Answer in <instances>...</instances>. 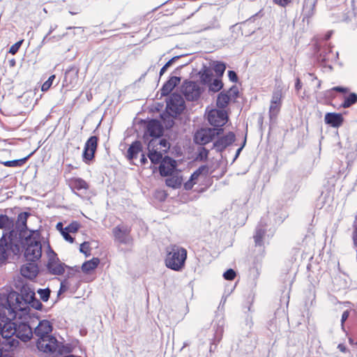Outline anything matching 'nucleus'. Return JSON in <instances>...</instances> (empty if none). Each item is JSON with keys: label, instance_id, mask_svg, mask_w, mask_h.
<instances>
[{"label": "nucleus", "instance_id": "nucleus-38", "mask_svg": "<svg viewBox=\"0 0 357 357\" xmlns=\"http://www.w3.org/2000/svg\"><path fill=\"white\" fill-rule=\"evenodd\" d=\"M222 333H223V328L220 326H218L215 330L213 342L211 344H216V343L219 342L222 339Z\"/></svg>", "mask_w": 357, "mask_h": 357}, {"label": "nucleus", "instance_id": "nucleus-4", "mask_svg": "<svg viewBox=\"0 0 357 357\" xmlns=\"http://www.w3.org/2000/svg\"><path fill=\"white\" fill-rule=\"evenodd\" d=\"M44 249L47 257L46 267L48 272L54 275H63L66 267L65 264L59 260L56 253L51 248L49 243L44 242Z\"/></svg>", "mask_w": 357, "mask_h": 357}, {"label": "nucleus", "instance_id": "nucleus-41", "mask_svg": "<svg viewBox=\"0 0 357 357\" xmlns=\"http://www.w3.org/2000/svg\"><path fill=\"white\" fill-rule=\"evenodd\" d=\"M33 307L36 310H41L43 307V304L41 302L36 298V296L31 300V301L29 303V309L30 310V307Z\"/></svg>", "mask_w": 357, "mask_h": 357}, {"label": "nucleus", "instance_id": "nucleus-10", "mask_svg": "<svg viewBox=\"0 0 357 357\" xmlns=\"http://www.w3.org/2000/svg\"><path fill=\"white\" fill-rule=\"evenodd\" d=\"M228 117L225 111L212 109L208 114V121L215 128H222L227 122Z\"/></svg>", "mask_w": 357, "mask_h": 357}, {"label": "nucleus", "instance_id": "nucleus-20", "mask_svg": "<svg viewBox=\"0 0 357 357\" xmlns=\"http://www.w3.org/2000/svg\"><path fill=\"white\" fill-rule=\"evenodd\" d=\"M162 128L157 120H151L147 124V132L153 137H159L162 135Z\"/></svg>", "mask_w": 357, "mask_h": 357}, {"label": "nucleus", "instance_id": "nucleus-3", "mask_svg": "<svg viewBox=\"0 0 357 357\" xmlns=\"http://www.w3.org/2000/svg\"><path fill=\"white\" fill-rule=\"evenodd\" d=\"M166 252V266L175 271H181L185 266L187 250L178 245H171L167 248Z\"/></svg>", "mask_w": 357, "mask_h": 357}, {"label": "nucleus", "instance_id": "nucleus-6", "mask_svg": "<svg viewBox=\"0 0 357 357\" xmlns=\"http://www.w3.org/2000/svg\"><path fill=\"white\" fill-rule=\"evenodd\" d=\"M339 54L333 52L332 47L328 43L320 45L317 52V61L324 68L332 69V64L337 61Z\"/></svg>", "mask_w": 357, "mask_h": 357}, {"label": "nucleus", "instance_id": "nucleus-29", "mask_svg": "<svg viewBox=\"0 0 357 357\" xmlns=\"http://www.w3.org/2000/svg\"><path fill=\"white\" fill-rule=\"evenodd\" d=\"M230 100V96L227 93L221 92L217 98V106L219 108H225Z\"/></svg>", "mask_w": 357, "mask_h": 357}, {"label": "nucleus", "instance_id": "nucleus-46", "mask_svg": "<svg viewBox=\"0 0 357 357\" xmlns=\"http://www.w3.org/2000/svg\"><path fill=\"white\" fill-rule=\"evenodd\" d=\"M223 277L227 280H233L236 277V272L230 268L224 273Z\"/></svg>", "mask_w": 357, "mask_h": 357}, {"label": "nucleus", "instance_id": "nucleus-61", "mask_svg": "<svg viewBox=\"0 0 357 357\" xmlns=\"http://www.w3.org/2000/svg\"><path fill=\"white\" fill-rule=\"evenodd\" d=\"M56 229L58 230H59L61 231V233L62 232V231L64 230V228H63V224L61 222H59L57 223L56 225Z\"/></svg>", "mask_w": 357, "mask_h": 357}, {"label": "nucleus", "instance_id": "nucleus-51", "mask_svg": "<svg viewBox=\"0 0 357 357\" xmlns=\"http://www.w3.org/2000/svg\"><path fill=\"white\" fill-rule=\"evenodd\" d=\"M208 151L204 147H202L199 149L198 158H200L201 160H206L208 157Z\"/></svg>", "mask_w": 357, "mask_h": 357}, {"label": "nucleus", "instance_id": "nucleus-62", "mask_svg": "<svg viewBox=\"0 0 357 357\" xmlns=\"http://www.w3.org/2000/svg\"><path fill=\"white\" fill-rule=\"evenodd\" d=\"M0 357H12L8 353H3V351L0 349Z\"/></svg>", "mask_w": 357, "mask_h": 357}, {"label": "nucleus", "instance_id": "nucleus-13", "mask_svg": "<svg viewBox=\"0 0 357 357\" xmlns=\"http://www.w3.org/2000/svg\"><path fill=\"white\" fill-rule=\"evenodd\" d=\"M57 340L55 337L49 335L44 337L38 338L37 341V347L39 350L46 352L52 353L56 350Z\"/></svg>", "mask_w": 357, "mask_h": 357}, {"label": "nucleus", "instance_id": "nucleus-52", "mask_svg": "<svg viewBox=\"0 0 357 357\" xmlns=\"http://www.w3.org/2000/svg\"><path fill=\"white\" fill-rule=\"evenodd\" d=\"M69 233L70 232L68 231V230H66V229L64 228V230L62 231L61 234L66 241L72 243L74 241V238L69 234Z\"/></svg>", "mask_w": 357, "mask_h": 357}, {"label": "nucleus", "instance_id": "nucleus-47", "mask_svg": "<svg viewBox=\"0 0 357 357\" xmlns=\"http://www.w3.org/2000/svg\"><path fill=\"white\" fill-rule=\"evenodd\" d=\"M22 43H23V40H20V41L15 43L14 45H13L10 47L9 53L11 54H15L18 52L20 46L22 44Z\"/></svg>", "mask_w": 357, "mask_h": 357}, {"label": "nucleus", "instance_id": "nucleus-60", "mask_svg": "<svg viewBox=\"0 0 357 357\" xmlns=\"http://www.w3.org/2000/svg\"><path fill=\"white\" fill-rule=\"evenodd\" d=\"M332 33H333V31H328V32L325 35V37H324V43H327V40L331 38V36Z\"/></svg>", "mask_w": 357, "mask_h": 357}, {"label": "nucleus", "instance_id": "nucleus-22", "mask_svg": "<svg viewBox=\"0 0 357 357\" xmlns=\"http://www.w3.org/2000/svg\"><path fill=\"white\" fill-rule=\"evenodd\" d=\"M325 122L333 127H340L343 123V117L341 114L327 113L325 115Z\"/></svg>", "mask_w": 357, "mask_h": 357}, {"label": "nucleus", "instance_id": "nucleus-8", "mask_svg": "<svg viewBox=\"0 0 357 357\" xmlns=\"http://www.w3.org/2000/svg\"><path fill=\"white\" fill-rule=\"evenodd\" d=\"M185 108L183 97L178 93H173L167 101V112L171 116H176Z\"/></svg>", "mask_w": 357, "mask_h": 357}, {"label": "nucleus", "instance_id": "nucleus-15", "mask_svg": "<svg viewBox=\"0 0 357 357\" xmlns=\"http://www.w3.org/2000/svg\"><path fill=\"white\" fill-rule=\"evenodd\" d=\"M235 141V135L230 132L226 135L218 138L213 143V149L218 152L223 151L227 146Z\"/></svg>", "mask_w": 357, "mask_h": 357}, {"label": "nucleus", "instance_id": "nucleus-44", "mask_svg": "<svg viewBox=\"0 0 357 357\" xmlns=\"http://www.w3.org/2000/svg\"><path fill=\"white\" fill-rule=\"evenodd\" d=\"M206 169V167H200L198 168L190 176V179L192 181H195L198 180V178L201 176L203 171Z\"/></svg>", "mask_w": 357, "mask_h": 357}, {"label": "nucleus", "instance_id": "nucleus-25", "mask_svg": "<svg viewBox=\"0 0 357 357\" xmlns=\"http://www.w3.org/2000/svg\"><path fill=\"white\" fill-rule=\"evenodd\" d=\"M100 264V259L93 257L92 259L85 261L82 266V271L84 273H89L95 270Z\"/></svg>", "mask_w": 357, "mask_h": 357}, {"label": "nucleus", "instance_id": "nucleus-34", "mask_svg": "<svg viewBox=\"0 0 357 357\" xmlns=\"http://www.w3.org/2000/svg\"><path fill=\"white\" fill-rule=\"evenodd\" d=\"M28 216V213H20L18 215L17 222L22 229L26 227V220Z\"/></svg>", "mask_w": 357, "mask_h": 357}, {"label": "nucleus", "instance_id": "nucleus-1", "mask_svg": "<svg viewBox=\"0 0 357 357\" xmlns=\"http://www.w3.org/2000/svg\"><path fill=\"white\" fill-rule=\"evenodd\" d=\"M35 297L31 291L0 294V314L8 319H24L29 317V303Z\"/></svg>", "mask_w": 357, "mask_h": 357}, {"label": "nucleus", "instance_id": "nucleus-59", "mask_svg": "<svg viewBox=\"0 0 357 357\" xmlns=\"http://www.w3.org/2000/svg\"><path fill=\"white\" fill-rule=\"evenodd\" d=\"M337 348L340 349V351H341L343 353H345L347 351L346 346L344 345L343 344H339Z\"/></svg>", "mask_w": 357, "mask_h": 357}, {"label": "nucleus", "instance_id": "nucleus-5", "mask_svg": "<svg viewBox=\"0 0 357 357\" xmlns=\"http://www.w3.org/2000/svg\"><path fill=\"white\" fill-rule=\"evenodd\" d=\"M17 235L15 231H11L9 233L8 238H6V234H3L0 239V259H6L10 252L14 255H17L20 252V246L17 243V238H13V236Z\"/></svg>", "mask_w": 357, "mask_h": 357}, {"label": "nucleus", "instance_id": "nucleus-21", "mask_svg": "<svg viewBox=\"0 0 357 357\" xmlns=\"http://www.w3.org/2000/svg\"><path fill=\"white\" fill-rule=\"evenodd\" d=\"M181 78L178 77L173 76L171 77L162 86L161 89V96H165L175 88V86L179 84Z\"/></svg>", "mask_w": 357, "mask_h": 357}, {"label": "nucleus", "instance_id": "nucleus-26", "mask_svg": "<svg viewBox=\"0 0 357 357\" xmlns=\"http://www.w3.org/2000/svg\"><path fill=\"white\" fill-rule=\"evenodd\" d=\"M264 227L265 226L262 225V221H261L256 228L255 234L254 236V239L256 245H262V238L266 231Z\"/></svg>", "mask_w": 357, "mask_h": 357}, {"label": "nucleus", "instance_id": "nucleus-18", "mask_svg": "<svg viewBox=\"0 0 357 357\" xmlns=\"http://www.w3.org/2000/svg\"><path fill=\"white\" fill-rule=\"evenodd\" d=\"M176 167V161L169 157H165L159 167L160 174L163 176H169L172 174Z\"/></svg>", "mask_w": 357, "mask_h": 357}, {"label": "nucleus", "instance_id": "nucleus-23", "mask_svg": "<svg viewBox=\"0 0 357 357\" xmlns=\"http://www.w3.org/2000/svg\"><path fill=\"white\" fill-rule=\"evenodd\" d=\"M77 81V71L68 70L65 73V76L63 82V86H74Z\"/></svg>", "mask_w": 357, "mask_h": 357}, {"label": "nucleus", "instance_id": "nucleus-14", "mask_svg": "<svg viewBox=\"0 0 357 357\" xmlns=\"http://www.w3.org/2000/svg\"><path fill=\"white\" fill-rule=\"evenodd\" d=\"M22 321L16 323V338L23 342H27L31 340L33 336L31 327L26 323L24 319Z\"/></svg>", "mask_w": 357, "mask_h": 357}, {"label": "nucleus", "instance_id": "nucleus-48", "mask_svg": "<svg viewBox=\"0 0 357 357\" xmlns=\"http://www.w3.org/2000/svg\"><path fill=\"white\" fill-rule=\"evenodd\" d=\"M9 225V218L6 215H0V229L6 227Z\"/></svg>", "mask_w": 357, "mask_h": 357}, {"label": "nucleus", "instance_id": "nucleus-55", "mask_svg": "<svg viewBox=\"0 0 357 357\" xmlns=\"http://www.w3.org/2000/svg\"><path fill=\"white\" fill-rule=\"evenodd\" d=\"M314 6V3L305 2L304 5H303V10L305 12H306L307 9L309 8L308 13L310 14V10H312Z\"/></svg>", "mask_w": 357, "mask_h": 357}, {"label": "nucleus", "instance_id": "nucleus-50", "mask_svg": "<svg viewBox=\"0 0 357 357\" xmlns=\"http://www.w3.org/2000/svg\"><path fill=\"white\" fill-rule=\"evenodd\" d=\"M178 57V56H174L173 57L172 59H170L169 61H167L165 65L160 69V75H162L165 71L167 70V68H169L170 66V65L172 64V63L177 59Z\"/></svg>", "mask_w": 357, "mask_h": 357}, {"label": "nucleus", "instance_id": "nucleus-45", "mask_svg": "<svg viewBox=\"0 0 357 357\" xmlns=\"http://www.w3.org/2000/svg\"><path fill=\"white\" fill-rule=\"evenodd\" d=\"M350 314V311L347 310L343 312L341 317V328L343 332L346 333L345 326H344V322L348 319L349 316Z\"/></svg>", "mask_w": 357, "mask_h": 357}, {"label": "nucleus", "instance_id": "nucleus-33", "mask_svg": "<svg viewBox=\"0 0 357 357\" xmlns=\"http://www.w3.org/2000/svg\"><path fill=\"white\" fill-rule=\"evenodd\" d=\"M282 89H277L273 93L271 102L274 103V104H278V103L282 104Z\"/></svg>", "mask_w": 357, "mask_h": 357}, {"label": "nucleus", "instance_id": "nucleus-27", "mask_svg": "<svg viewBox=\"0 0 357 357\" xmlns=\"http://www.w3.org/2000/svg\"><path fill=\"white\" fill-rule=\"evenodd\" d=\"M70 186L74 190H81L89 188L88 183L82 178H76L70 181Z\"/></svg>", "mask_w": 357, "mask_h": 357}, {"label": "nucleus", "instance_id": "nucleus-42", "mask_svg": "<svg viewBox=\"0 0 357 357\" xmlns=\"http://www.w3.org/2000/svg\"><path fill=\"white\" fill-rule=\"evenodd\" d=\"M166 184L173 188H177L181 185V181L178 178H170L166 180Z\"/></svg>", "mask_w": 357, "mask_h": 357}, {"label": "nucleus", "instance_id": "nucleus-40", "mask_svg": "<svg viewBox=\"0 0 357 357\" xmlns=\"http://www.w3.org/2000/svg\"><path fill=\"white\" fill-rule=\"evenodd\" d=\"M79 251L84 253L86 257L91 255L90 244L89 242H84L80 245Z\"/></svg>", "mask_w": 357, "mask_h": 357}, {"label": "nucleus", "instance_id": "nucleus-7", "mask_svg": "<svg viewBox=\"0 0 357 357\" xmlns=\"http://www.w3.org/2000/svg\"><path fill=\"white\" fill-rule=\"evenodd\" d=\"M204 89L198 82L185 80L181 86V93L188 101L197 100Z\"/></svg>", "mask_w": 357, "mask_h": 357}, {"label": "nucleus", "instance_id": "nucleus-56", "mask_svg": "<svg viewBox=\"0 0 357 357\" xmlns=\"http://www.w3.org/2000/svg\"><path fill=\"white\" fill-rule=\"evenodd\" d=\"M196 183L195 181H192L190 179H189L187 182L184 184V188L185 190H190L192 188L193 185Z\"/></svg>", "mask_w": 357, "mask_h": 357}, {"label": "nucleus", "instance_id": "nucleus-32", "mask_svg": "<svg viewBox=\"0 0 357 357\" xmlns=\"http://www.w3.org/2000/svg\"><path fill=\"white\" fill-rule=\"evenodd\" d=\"M282 104H274L271 102L269 107V116L271 119H273L277 117L278 113L280 112Z\"/></svg>", "mask_w": 357, "mask_h": 357}, {"label": "nucleus", "instance_id": "nucleus-17", "mask_svg": "<svg viewBox=\"0 0 357 357\" xmlns=\"http://www.w3.org/2000/svg\"><path fill=\"white\" fill-rule=\"evenodd\" d=\"M38 270L37 261H27L21 267L20 272L24 278L33 279L38 275Z\"/></svg>", "mask_w": 357, "mask_h": 357}, {"label": "nucleus", "instance_id": "nucleus-36", "mask_svg": "<svg viewBox=\"0 0 357 357\" xmlns=\"http://www.w3.org/2000/svg\"><path fill=\"white\" fill-rule=\"evenodd\" d=\"M223 86L221 80L215 79L213 82L210 84L209 89L212 91L217 92L220 91Z\"/></svg>", "mask_w": 357, "mask_h": 357}, {"label": "nucleus", "instance_id": "nucleus-11", "mask_svg": "<svg viewBox=\"0 0 357 357\" xmlns=\"http://www.w3.org/2000/svg\"><path fill=\"white\" fill-rule=\"evenodd\" d=\"M112 233L114 240L119 243L128 244L132 241L130 228L127 225H117L113 229Z\"/></svg>", "mask_w": 357, "mask_h": 357}, {"label": "nucleus", "instance_id": "nucleus-57", "mask_svg": "<svg viewBox=\"0 0 357 357\" xmlns=\"http://www.w3.org/2000/svg\"><path fill=\"white\" fill-rule=\"evenodd\" d=\"M332 90L340 93H347L349 91V89L347 88L342 86H335L332 89Z\"/></svg>", "mask_w": 357, "mask_h": 357}, {"label": "nucleus", "instance_id": "nucleus-9", "mask_svg": "<svg viewBox=\"0 0 357 357\" xmlns=\"http://www.w3.org/2000/svg\"><path fill=\"white\" fill-rule=\"evenodd\" d=\"M223 132L222 128H202L195 134L194 140L195 143L204 145L211 142L215 136Z\"/></svg>", "mask_w": 357, "mask_h": 357}, {"label": "nucleus", "instance_id": "nucleus-19", "mask_svg": "<svg viewBox=\"0 0 357 357\" xmlns=\"http://www.w3.org/2000/svg\"><path fill=\"white\" fill-rule=\"evenodd\" d=\"M52 331V326L47 320H42L35 328V334L38 338L49 336Z\"/></svg>", "mask_w": 357, "mask_h": 357}, {"label": "nucleus", "instance_id": "nucleus-12", "mask_svg": "<svg viewBox=\"0 0 357 357\" xmlns=\"http://www.w3.org/2000/svg\"><path fill=\"white\" fill-rule=\"evenodd\" d=\"M98 138L96 136H91L86 142L83 151V160L85 162L91 161L94 158V153L98 146Z\"/></svg>", "mask_w": 357, "mask_h": 357}, {"label": "nucleus", "instance_id": "nucleus-43", "mask_svg": "<svg viewBox=\"0 0 357 357\" xmlns=\"http://www.w3.org/2000/svg\"><path fill=\"white\" fill-rule=\"evenodd\" d=\"M54 79H55V75H51L48 78V79L43 84L41 90L43 91H47L51 87L53 80Z\"/></svg>", "mask_w": 357, "mask_h": 357}, {"label": "nucleus", "instance_id": "nucleus-64", "mask_svg": "<svg viewBox=\"0 0 357 357\" xmlns=\"http://www.w3.org/2000/svg\"><path fill=\"white\" fill-rule=\"evenodd\" d=\"M245 144V140L244 141L243 146H242L241 147H240L239 149H238V150L236 151V157H238V155H239V153H241V151H242V149H243V146H244Z\"/></svg>", "mask_w": 357, "mask_h": 357}, {"label": "nucleus", "instance_id": "nucleus-63", "mask_svg": "<svg viewBox=\"0 0 357 357\" xmlns=\"http://www.w3.org/2000/svg\"><path fill=\"white\" fill-rule=\"evenodd\" d=\"M140 162L142 165H145L147 162V159L146 158L144 154H142V158L140 159Z\"/></svg>", "mask_w": 357, "mask_h": 357}, {"label": "nucleus", "instance_id": "nucleus-49", "mask_svg": "<svg viewBox=\"0 0 357 357\" xmlns=\"http://www.w3.org/2000/svg\"><path fill=\"white\" fill-rule=\"evenodd\" d=\"M79 224L76 222H72L68 226L65 227L66 230H68L70 233H75L79 229Z\"/></svg>", "mask_w": 357, "mask_h": 357}, {"label": "nucleus", "instance_id": "nucleus-53", "mask_svg": "<svg viewBox=\"0 0 357 357\" xmlns=\"http://www.w3.org/2000/svg\"><path fill=\"white\" fill-rule=\"evenodd\" d=\"M293 0H273V2L281 7H286L291 3Z\"/></svg>", "mask_w": 357, "mask_h": 357}, {"label": "nucleus", "instance_id": "nucleus-31", "mask_svg": "<svg viewBox=\"0 0 357 357\" xmlns=\"http://www.w3.org/2000/svg\"><path fill=\"white\" fill-rule=\"evenodd\" d=\"M356 102H357V94L351 93L345 97L344 102L342 103V107L343 108H348Z\"/></svg>", "mask_w": 357, "mask_h": 357}, {"label": "nucleus", "instance_id": "nucleus-28", "mask_svg": "<svg viewBox=\"0 0 357 357\" xmlns=\"http://www.w3.org/2000/svg\"><path fill=\"white\" fill-rule=\"evenodd\" d=\"M29 156L25 157L22 159L19 160H8V161H0L1 164H3L6 167H22L24 165L26 161L27 160Z\"/></svg>", "mask_w": 357, "mask_h": 357}, {"label": "nucleus", "instance_id": "nucleus-24", "mask_svg": "<svg viewBox=\"0 0 357 357\" xmlns=\"http://www.w3.org/2000/svg\"><path fill=\"white\" fill-rule=\"evenodd\" d=\"M142 144L139 141H135L132 143L127 151V156L128 159L132 160L137 158L139 153L142 151Z\"/></svg>", "mask_w": 357, "mask_h": 357}, {"label": "nucleus", "instance_id": "nucleus-39", "mask_svg": "<svg viewBox=\"0 0 357 357\" xmlns=\"http://www.w3.org/2000/svg\"><path fill=\"white\" fill-rule=\"evenodd\" d=\"M156 140V143H155V148H157L158 146H160V148L159 150L161 149L162 151H164V152H166L167 150L169 148V143L167 142V140L165 139H160L159 140V142H158V140Z\"/></svg>", "mask_w": 357, "mask_h": 357}, {"label": "nucleus", "instance_id": "nucleus-35", "mask_svg": "<svg viewBox=\"0 0 357 357\" xmlns=\"http://www.w3.org/2000/svg\"><path fill=\"white\" fill-rule=\"evenodd\" d=\"M214 71L218 75L222 76L226 69V66L224 63L216 62L213 66Z\"/></svg>", "mask_w": 357, "mask_h": 357}, {"label": "nucleus", "instance_id": "nucleus-37", "mask_svg": "<svg viewBox=\"0 0 357 357\" xmlns=\"http://www.w3.org/2000/svg\"><path fill=\"white\" fill-rule=\"evenodd\" d=\"M38 294H39L40 299L43 301L46 302L49 300L50 296V290L48 288L40 289L38 290Z\"/></svg>", "mask_w": 357, "mask_h": 357}, {"label": "nucleus", "instance_id": "nucleus-58", "mask_svg": "<svg viewBox=\"0 0 357 357\" xmlns=\"http://www.w3.org/2000/svg\"><path fill=\"white\" fill-rule=\"evenodd\" d=\"M301 87H302V84L301 82V80L299 78H297L296 84H295V88L297 91H299L301 89Z\"/></svg>", "mask_w": 357, "mask_h": 357}, {"label": "nucleus", "instance_id": "nucleus-16", "mask_svg": "<svg viewBox=\"0 0 357 357\" xmlns=\"http://www.w3.org/2000/svg\"><path fill=\"white\" fill-rule=\"evenodd\" d=\"M156 140L152 139L149 142L148 149L149 154L148 156L153 164L161 163L162 160V151L159 150L158 147H155Z\"/></svg>", "mask_w": 357, "mask_h": 357}, {"label": "nucleus", "instance_id": "nucleus-2", "mask_svg": "<svg viewBox=\"0 0 357 357\" xmlns=\"http://www.w3.org/2000/svg\"><path fill=\"white\" fill-rule=\"evenodd\" d=\"M22 243L26 261H38L41 258L43 245L39 233L33 231L24 238Z\"/></svg>", "mask_w": 357, "mask_h": 357}, {"label": "nucleus", "instance_id": "nucleus-54", "mask_svg": "<svg viewBox=\"0 0 357 357\" xmlns=\"http://www.w3.org/2000/svg\"><path fill=\"white\" fill-rule=\"evenodd\" d=\"M228 77H229V79L233 82H236L238 81V77H237V75L236 73L233 71V70H229L228 72Z\"/></svg>", "mask_w": 357, "mask_h": 357}, {"label": "nucleus", "instance_id": "nucleus-30", "mask_svg": "<svg viewBox=\"0 0 357 357\" xmlns=\"http://www.w3.org/2000/svg\"><path fill=\"white\" fill-rule=\"evenodd\" d=\"M199 74L200 79L204 84L211 82L213 74L210 69L205 68L202 69Z\"/></svg>", "mask_w": 357, "mask_h": 357}]
</instances>
